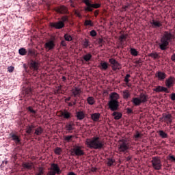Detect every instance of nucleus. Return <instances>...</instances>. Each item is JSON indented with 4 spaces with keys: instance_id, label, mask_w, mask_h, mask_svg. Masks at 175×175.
<instances>
[{
    "instance_id": "36",
    "label": "nucleus",
    "mask_w": 175,
    "mask_h": 175,
    "mask_svg": "<svg viewBox=\"0 0 175 175\" xmlns=\"http://www.w3.org/2000/svg\"><path fill=\"white\" fill-rule=\"evenodd\" d=\"M18 53L20 54V55H27V49H25V48H21L18 50Z\"/></svg>"
},
{
    "instance_id": "37",
    "label": "nucleus",
    "mask_w": 175,
    "mask_h": 175,
    "mask_svg": "<svg viewBox=\"0 0 175 175\" xmlns=\"http://www.w3.org/2000/svg\"><path fill=\"white\" fill-rule=\"evenodd\" d=\"M114 162H116V160L109 158L107 159V166H113V164L114 163Z\"/></svg>"
},
{
    "instance_id": "22",
    "label": "nucleus",
    "mask_w": 175,
    "mask_h": 175,
    "mask_svg": "<svg viewBox=\"0 0 175 175\" xmlns=\"http://www.w3.org/2000/svg\"><path fill=\"white\" fill-rule=\"evenodd\" d=\"M23 167H24V169H27L28 170H31L33 169V167H35L33 166V163H23Z\"/></svg>"
},
{
    "instance_id": "3",
    "label": "nucleus",
    "mask_w": 175,
    "mask_h": 175,
    "mask_svg": "<svg viewBox=\"0 0 175 175\" xmlns=\"http://www.w3.org/2000/svg\"><path fill=\"white\" fill-rule=\"evenodd\" d=\"M120 142H121L118 145V151L119 152H126L128 150H129L130 144L128 143L129 142V139H120Z\"/></svg>"
},
{
    "instance_id": "2",
    "label": "nucleus",
    "mask_w": 175,
    "mask_h": 175,
    "mask_svg": "<svg viewBox=\"0 0 175 175\" xmlns=\"http://www.w3.org/2000/svg\"><path fill=\"white\" fill-rule=\"evenodd\" d=\"M85 144L88 148H94V150H102L103 148V142L99 139V137H94L92 139H87Z\"/></svg>"
},
{
    "instance_id": "51",
    "label": "nucleus",
    "mask_w": 175,
    "mask_h": 175,
    "mask_svg": "<svg viewBox=\"0 0 175 175\" xmlns=\"http://www.w3.org/2000/svg\"><path fill=\"white\" fill-rule=\"evenodd\" d=\"M129 77H131V75L126 74L124 77V82L125 83H129Z\"/></svg>"
},
{
    "instance_id": "28",
    "label": "nucleus",
    "mask_w": 175,
    "mask_h": 175,
    "mask_svg": "<svg viewBox=\"0 0 175 175\" xmlns=\"http://www.w3.org/2000/svg\"><path fill=\"white\" fill-rule=\"evenodd\" d=\"M10 135L12 140L14 141L16 144H18V143H20L21 140L18 135H16V134H11Z\"/></svg>"
},
{
    "instance_id": "11",
    "label": "nucleus",
    "mask_w": 175,
    "mask_h": 175,
    "mask_svg": "<svg viewBox=\"0 0 175 175\" xmlns=\"http://www.w3.org/2000/svg\"><path fill=\"white\" fill-rule=\"evenodd\" d=\"M155 77H157L160 81H163L166 79V73L162 71H157L155 74Z\"/></svg>"
},
{
    "instance_id": "15",
    "label": "nucleus",
    "mask_w": 175,
    "mask_h": 175,
    "mask_svg": "<svg viewBox=\"0 0 175 175\" xmlns=\"http://www.w3.org/2000/svg\"><path fill=\"white\" fill-rule=\"evenodd\" d=\"M51 27H53V28H56V29H61L62 28H64V27H65V24L64 23V22H57V23H51Z\"/></svg>"
},
{
    "instance_id": "12",
    "label": "nucleus",
    "mask_w": 175,
    "mask_h": 175,
    "mask_svg": "<svg viewBox=\"0 0 175 175\" xmlns=\"http://www.w3.org/2000/svg\"><path fill=\"white\" fill-rule=\"evenodd\" d=\"M153 91H154V92H165V94H169V92H170L167 88L161 85H159L156 88L153 89Z\"/></svg>"
},
{
    "instance_id": "5",
    "label": "nucleus",
    "mask_w": 175,
    "mask_h": 175,
    "mask_svg": "<svg viewBox=\"0 0 175 175\" xmlns=\"http://www.w3.org/2000/svg\"><path fill=\"white\" fill-rule=\"evenodd\" d=\"M59 175L61 174V170L58 167V164L52 163L51 165V170L48 172L46 175Z\"/></svg>"
},
{
    "instance_id": "6",
    "label": "nucleus",
    "mask_w": 175,
    "mask_h": 175,
    "mask_svg": "<svg viewBox=\"0 0 175 175\" xmlns=\"http://www.w3.org/2000/svg\"><path fill=\"white\" fill-rule=\"evenodd\" d=\"M87 7H85V12H92L93 9H99L100 4L99 3H92L91 0L86 4ZM93 8V9H92Z\"/></svg>"
},
{
    "instance_id": "54",
    "label": "nucleus",
    "mask_w": 175,
    "mask_h": 175,
    "mask_svg": "<svg viewBox=\"0 0 175 175\" xmlns=\"http://www.w3.org/2000/svg\"><path fill=\"white\" fill-rule=\"evenodd\" d=\"M90 36L92 38L95 37L96 36V31L95 30H92L90 32Z\"/></svg>"
},
{
    "instance_id": "39",
    "label": "nucleus",
    "mask_w": 175,
    "mask_h": 175,
    "mask_svg": "<svg viewBox=\"0 0 175 175\" xmlns=\"http://www.w3.org/2000/svg\"><path fill=\"white\" fill-rule=\"evenodd\" d=\"M129 96H131V94H129V91H128V90L123 91L124 99H128Z\"/></svg>"
},
{
    "instance_id": "1",
    "label": "nucleus",
    "mask_w": 175,
    "mask_h": 175,
    "mask_svg": "<svg viewBox=\"0 0 175 175\" xmlns=\"http://www.w3.org/2000/svg\"><path fill=\"white\" fill-rule=\"evenodd\" d=\"M174 39V33L167 31H164L163 36L160 38V42H159V47L160 50H162L163 51L167 50L169 43H170V42H173Z\"/></svg>"
},
{
    "instance_id": "38",
    "label": "nucleus",
    "mask_w": 175,
    "mask_h": 175,
    "mask_svg": "<svg viewBox=\"0 0 175 175\" xmlns=\"http://www.w3.org/2000/svg\"><path fill=\"white\" fill-rule=\"evenodd\" d=\"M130 51H131V55H133V57H137L139 53H138L137 51H136V49L131 48Z\"/></svg>"
},
{
    "instance_id": "10",
    "label": "nucleus",
    "mask_w": 175,
    "mask_h": 175,
    "mask_svg": "<svg viewBox=\"0 0 175 175\" xmlns=\"http://www.w3.org/2000/svg\"><path fill=\"white\" fill-rule=\"evenodd\" d=\"M172 118V114L163 113V122H166V124H172V122H173Z\"/></svg>"
},
{
    "instance_id": "41",
    "label": "nucleus",
    "mask_w": 175,
    "mask_h": 175,
    "mask_svg": "<svg viewBox=\"0 0 175 175\" xmlns=\"http://www.w3.org/2000/svg\"><path fill=\"white\" fill-rule=\"evenodd\" d=\"M44 169L43 167H40L38 168V173H36V175H44Z\"/></svg>"
},
{
    "instance_id": "53",
    "label": "nucleus",
    "mask_w": 175,
    "mask_h": 175,
    "mask_svg": "<svg viewBox=\"0 0 175 175\" xmlns=\"http://www.w3.org/2000/svg\"><path fill=\"white\" fill-rule=\"evenodd\" d=\"M134 137L135 139H139V137H142V134H140V133H139V131H137L135 135H134Z\"/></svg>"
},
{
    "instance_id": "16",
    "label": "nucleus",
    "mask_w": 175,
    "mask_h": 175,
    "mask_svg": "<svg viewBox=\"0 0 175 175\" xmlns=\"http://www.w3.org/2000/svg\"><path fill=\"white\" fill-rule=\"evenodd\" d=\"M30 68L31 69H33V70H36V71L39 70V63L36 61L31 60Z\"/></svg>"
},
{
    "instance_id": "4",
    "label": "nucleus",
    "mask_w": 175,
    "mask_h": 175,
    "mask_svg": "<svg viewBox=\"0 0 175 175\" xmlns=\"http://www.w3.org/2000/svg\"><path fill=\"white\" fill-rule=\"evenodd\" d=\"M151 163L154 170H161L162 169V161H161L158 157H152Z\"/></svg>"
},
{
    "instance_id": "20",
    "label": "nucleus",
    "mask_w": 175,
    "mask_h": 175,
    "mask_svg": "<svg viewBox=\"0 0 175 175\" xmlns=\"http://www.w3.org/2000/svg\"><path fill=\"white\" fill-rule=\"evenodd\" d=\"M61 116H62V117H63L66 120H68V119L70 118V116H72V113H70L67 110H64V111L61 112Z\"/></svg>"
},
{
    "instance_id": "19",
    "label": "nucleus",
    "mask_w": 175,
    "mask_h": 175,
    "mask_svg": "<svg viewBox=\"0 0 175 175\" xmlns=\"http://www.w3.org/2000/svg\"><path fill=\"white\" fill-rule=\"evenodd\" d=\"M91 118L92 121L94 122H98L99 121V118H100V113H94L91 115Z\"/></svg>"
},
{
    "instance_id": "7",
    "label": "nucleus",
    "mask_w": 175,
    "mask_h": 175,
    "mask_svg": "<svg viewBox=\"0 0 175 175\" xmlns=\"http://www.w3.org/2000/svg\"><path fill=\"white\" fill-rule=\"evenodd\" d=\"M72 155H76L77 157H82L85 155L84 150H81V146H75L72 151Z\"/></svg>"
},
{
    "instance_id": "13",
    "label": "nucleus",
    "mask_w": 175,
    "mask_h": 175,
    "mask_svg": "<svg viewBox=\"0 0 175 175\" xmlns=\"http://www.w3.org/2000/svg\"><path fill=\"white\" fill-rule=\"evenodd\" d=\"M72 96L74 98H77V96H80L81 95V89L75 87L74 89H72Z\"/></svg>"
},
{
    "instance_id": "23",
    "label": "nucleus",
    "mask_w": 175,
    "mask_h": 175,
    "mask_svg": "<svg viewBox=\"0 0 175 175\" xmlns=\"http://www.w3.org/2000/svg\"><path fill=\"white\" fill-rule=\"evenodd\" d=\"M66 129L68 132H70V131L75 130V123L70 122V123L67 124L66 125Z\"/></svg>"
},
{
    "instance_id": "33",
    "label": "nucleus",
    "mask_w": 175,
    "mask_h": 175,
    "mask_svg": "<svg viewBox=\"0 0 175 175\" xmlns=\"http://www.w3.org/2000/svg\"><path fill=\"white\" fill-rule=\"evenodd\" d=\"M159 135L160 137H162V139L167 138V134L162 130L159 131Z\"/></svg>"
},
{
    "instance_id": "17",
    "label": "nucleus",
    "mask_w": 175,
    "mask_h": 175,
    "mask_svg": "<svg viewBox=\"0 0 175 175\" xmlns=\"http://www.w3.org/2000/svg\"><path fill=\"white\" fill-rule=\"evenodd\" d=\"M150 24L152 28H161L162 27V23L159 21L152 20Z\"/></svg>"
},
{
    "instance_id": "21",
    "label": "nucleus",
    "mask_w": 175,
    "mask_h": 175,
    "mask_svg": "<svg viewBox=\"0 0 175 175\" xmlns=\"http://www.w3.org/2000/svg\"><path fill=\"white\" fill-rule=\"evenodd\" d=\"M139 100H141V103H146V102L148 100V96L144 94V93H141L139 95Z\"/></svg>"
},
{
    "instance_id": "61",
    "label": "nucleus",
    "mask_w": 175,
    "mask_h": 175,
    "mask_svg": "<svg viewBox=\"0 0 175 175\" xmlns=\"http://www.w3.org/2000/svg\"><path fill=\"white\" fill-rule=\"evenodd\" d=\"M126 110H127L128 114H131V113H132V109H131V108H127Z\"/></svg>"
},
{
    "instance_id": "8",
    "label": "nucleus",
    "mask_w": 175,
    "mask_h": 175,
    "mask_svg": "<svg viewBox=\"0 0 175 175\" xmlns=\"http://www.w3.org/2000/svg\"><path fill=\"white\" fill-rule=\"evenodd\" d=\"M108 106L111 111H116V110H118V107L120 105L118 100H109Z\"/></svg>"
},
{
    "instance_id": "47",
    "label": "nucleus",
    "mask_w": 175,
    "mask_h": 175,
    "mask_svg": "<svg viewBox=\"0 0 175 175\" xmlns=\"http://www.w3.org/2000/svg\"><path fill=\"white\" fill-rule=\"evenodd\" d=\"M25 92L26 95H27L28 96H31L32 94V90H31V88H27V89H25Z\"/></svg>"
},
{
    "instance_id": "35",
    "label": "nucleus",
    "mask_w": 175,
    "mask_h": 175,
    "mask_svg": "<svg viewBox=\"0 0 175 175\" xmlns=\"http://www.w3.org/2000/svg\"><path fill=\"white\" fill-rule=\"evenodd\" d=\"M27 55H31V57H35L36 55V53H35V51L31 49H29L27 51Z\"/></svg>"
},
{
    "instance_id": "57",
    "label": "nucleus",
    "mask_w": 175,
    "mask_h": 175,
    "mask_svg": "<svg viewBox=\"0 0 175 175\" xmlns=\"http://www.w3.org/2000/svg\"><path fill=\"white\" fill-rule=\"evenodd\" d=\"M97 42H98V44H102L105 43V41L102 38H98L97 40Z\"/></svg>"
},
{
    "instance_id": "52",
    "label": "nucleus",
    "mask_w": 175,
    "mask_h": 175,
    "mask_svg": "<svg viewBox=\"0 0 175 175\" xmlns=\"http://www.w3.org/2000/svg\"><path fill=\"white\" fill-rule=\"evenodd\" d=\"M8 71L10 72V73H13V72H14V67L11 66H9L8 68Z\"/></svg>"
},
{
    "instance_id": "45",
    "label": "nucleus",
    "mask_w": 175,
    "mask_h": 175,
    "mask_svg": "<svg viewBox=\"0 0 175 175\" xmlns=\"http://www.w3.org/2000/svg\"><path fill=\"white\" fill-rule=\"evenodd\" d=\"M149 57H151V58H154V59H157L159 55H158L157 53H152L149 54Z\"/></svg>"
},
{
    "instance_id": "64",
    "label": "nucleus",
    "mask_w": 175,
    "mask_h": 175,
    "mask_svg": "<svg viewBox=\"0 0 175 175\" xmlns=\"http://www.w3.org/2000/svg\"><path fill=\"white\" fill-rule=\"evenodd\" d=\"M68 175H76V174H75V172H68Z\"/></svg>"
},
{
    "instance_id": "43",
    "label": "nucleus",
    "mask_w": 175,
    "mask_h": 175,
    "mask_svg": "<svg viewBox=\"0 0 175 175\" xmlns=\"http://www.w3.org/2000/svg\"><path fill=\"white\" fill-rule=\"evenodd\" d=\"M64 39L67 42H72V36H70L69 34H65L64 35Z\"/></svg>"
},
{
    "instance_id": "59",
    "label": "nucleus",
    "mask_w": 175,
    "mask_h": 175,
    "mask_svg": "<svg viewBox=\"0 0 175 175\" xmlns=\"http://www.w3.org/2000/svg\"><path fill=\"white\" fill-rule=\"evenodd\" d=\"M61 46H63L64 47L66 46V41L62 40L60 43Z\"/></svg>"
},
{
    "instance_id": "25",
    "label": "nucleus",
    "mask_w": 175,
    "mask_h": 175,
    "mask_svg": "<svg viewBox=\"0 0 175 175\" xmlns=\"http://www.w3.org/2000/svg\"><path fill=\"white\" fill-rule=\"evenodd\" d=\"M76 117H77V120H84L85 115L84 114V112H83V111H78L76 113Z\"/></svg>"
},
{
    "instance_id": "62",
    "label": "nucleus",
    "mask_w": 175,
    "mask_h": 175,
    "mask_svg": "<svg viewBox=\"0 0 175 175\" xmlns=\"http://www.w3.org/2000/svg\"><path fill=\"white\" fill-rule=\"evenodd\" d=\"M169 159L175 161V157L173 155L170 156V159Z\"/></svg>"
},
{
    "instance_id": "58",
    "label": "nucleus",
    "mask_w": 175,
    "mask_h": 175,
    "mask_svg": "<svg viewBox=\"0 0 175 175\" xmlns=\"http://www.w3.org/2000/svg\"><path fill=\"white\" fill-rule=\"evenodd\" d=\"M170 99L171 100H175V93L171 94Z\"/></svg>"
},
{
    "instance_id": "46",
    "label": "nucleus",
    "mask_w": 175,
    "mask_h": 175,
    "mask_svg": "<svg viewBox=\"0 0 175 175\" xmlns=\"http://www.w3.org/2000/svg\"><path fill=\"white\" fill-rule=\"evenodd\" d=\"M85 25L90 26V27H94V23H92V21L91 20H86L85 21Z\"/></svg>"
},
{
    "instance_id": "14",
    "label": "nucleus",
    "mask_w": 175,
    "mask_h": 175,
    "mask_svg": "<svg viewBox=\"0 0 175 175\" xmlns=\"http://www.w3.org/2000/svg\"><path fill=\"white\" fill-rule=\"evenodd\" d=\"M173 84H174V77H170L166 81H165V85L167 88H170L171 87H173Z\"/></svg>"
},
{
    "instance_id": "26",
    "label": "nucleus",
    "mask_w": 175,
    "mask_h": 175,
    "mask_svg": "<svg viewBox=\"0 0 175 175\" xmlns=\"http://www.w3.org/2000/svg\"><path fill=\"white\" fill-rule=\"evenodd\" d=\"M120 99V95L116 92H113L110 94V100H118Z\"/></svg>"
},
{
    "instance_id": "9",
    "label": "nucleus",
    "mask_w": 175,
    "mask_h": 175,
    "mask_svg": "<svg viewBox=\"0 0 175 175\" xmlns=\"http://www.w3.org/2000/svg\"><path fill=\"white\" fill-rule=\"evenodd\" d=\"M109 62L112 65V70L116 71L117 70H120L121 69V64L118 63L115 59L111 58L109 59Z\"/></svg>"
},
{
    "instance_id": "42",
    "label": "nucleus",
    "mask_w": 175,
    "mask_h": 175,
    "mask_svg": "<svg viewBox=\"0 0 175 175\" xmlns=\"http://www.w3.org/2000/svg\"><path fill=\"white\" fill-rule=\"evenodd\" d=\"M8 161L7 160H4L2 161V163L0 165V167L1 170H3V169L6 167V165H8Z\"/></svg>"
},
{
    "instance_id": "55",
    "label": "nucleus",
    "mask_w": 175,
    "mask_h": 175,
    "mask_svg": "<svg viewBox=\"0 0 175 175\" xmlns=\"http://www.w3.org/2000/svg\"><path fill=\"white\" fill-rule=\"evenodd\" d=\"M73 137L72 135H68L64 138L66 142H70V139Z\"/></svg>"
},
{
    "instance_id": "56",
    "label": "nucleus",
    "mask_w": 175,
    "mask_h": 175,
    "mask_svg": "<svg viewBox=\"0 0 175 175\" xmlns=\"http://www.w3.org/2000/svg\"><path fill=\"white\" fill-rule=\"evenodd\" d=\"M66 21H68V16H64L62 17V23H63V24L64 23H66Z\"/></svg>"
},
{
    "instance_id": "60",
    "label": "nucleus",
    "mask_w": 175,
    "mask_h": 175,
    "mask_svg": "<svg viewBox=\"0 0 175 175\" xmlns=\"http://www.w3.org/2000/svg\"><path fill=\"white\" fill-rule=\"evenodd\" d=\"M171 59H172V61H173L174 62H175V53H174V54L171 56Z\"/></svg>"
},
{
    "instance_id": "50",
    "label": "nucleus",
    "mask_w": 175,
    "mask_h": 175,
    "mask_svg": "<svg viewBox=\"0 0 175 175\" xmlns=\"http://www.w3.org/2000/svg\"><path fill=\"white\" fill-rule=\"evenodd\" d=\"M27 110L28 111H30V113H32L33 114H36V111L33 110V109H32V107H28Z\"/></svg>"
},
{
    "instance_id": "40",
    "label": "nucleus",
    "mask_w": 175,
    "mask_h": 175,
    "mask_svg": "<svg viewBox=\"0 0 175 175\" xmlns=\"http://www.w3.org/2000/svg\"><path fill=\"white\" fill-rule=\"evenodd\" d=\"M126 38H128V34H122L120 37H119V40L122 42H124V40H126Z\"/></svg>"
},
{
    "instance_id": "49",
    "label": "nucleus",
    "mask_w": 175,
    "mask_h": 175,
    "mask_svg": "<svg viewBox=\"0 0 175 175\" xmlns=\"http://www.w3.org/2000/svg\"><path fill=\"white\" fill-rule=\"evenodd\" d=\"M90 46V42L88 39H85V41L83 42V46L85 49H87Z\"/></svg>"
},
{
    "instance_id": "27",
    "label": "nucleus",
    "mask_w": 175,
    "mask_h": 175,
    "mask_svg": "<svg viewBox=\"0 0 175 175\" xmlns=\"http://www.w3.org/2000/svg\"><path fill=\"white\" fill-rule=\"evenodd\" d=\"M57 12L64 14L65 13H68V9H66V7L62 5L57 9Z\"/></svg>"
},
{
    "instance_id": "29",
    "label": "nucleus",
    "mask_w": 175,
    "mask_h": 175,
    "mask_svg": "<svg viewBox=\"0 0 175 175\" xmlns=\"http://www.w3.org/2000/svg\"><path fill=\"white\" fill-rule=\"evenodd\" d=\"M42 133H43V129H42L41 126H39L37 129H36L34 135H36L37 136H40Z\"/></svg>"
},
{
    "instance_id": "34",
    "label": "nucleus",
    "mask_w": 175,
    "mask_h": 175,
    "mask_svg": "<svg viewBox=\"0 0 175 175\" xmlns=\"http://www.w3.org/2000/svg\"><path fill=\"white\" fill-rule=\"evenodd\" d=\"M100 66V69H102V70H106L107 68H109V64H107V62H101Z\"/></svg>"
},
{
    "instance_id": "24",
    "label": "nucleus",
    "mask_w": 175,
    "mask_h": 175,
    "mask_svg": "<svg viewBox=\"0 0 175 175\" xmlns=\"http://www.w3.org/2000/svg\"><path fill=\"white\" fill-rule=\"evenodd\" d=\"M131 102L133 103L134 106H140V105H142V101L140 100V98L135 97L133 98L131 100Z\"/></svg>"
},
{
    "instance_id": "30",
    "label": "nucleus",
    "mask_w": 175,
    "mask_h": 175,
    "mask_svg": "<svg viewBox=\"0 0 175 175\" xmlns=\"http://www.w3.org/2000/svg\"><path fill=\"white\" fill-rule=\"evenodd\" d=\"M112 116L114 117L115 120H120V118L122 117V113L120 112H113Z\"/></svg>"
},
{
    "instance_id": "32",
    "label": "nucleus",
    "mask_w": 175,
    "mask_h": 175,
    "mask_svg": "<svg viewBox=\"0 0 175 175\" xmlns=\"http://www.w3.org/2000/svg\"><path fill=\"white\" fill-rule=\"evenodd\" d=\"M92 58V55H91V53H88V54L83 55V59L86 62H88L89 61H91Z\"/></svg>"
},
{
    "instance_id": "31",
    "label": "nucleus",
    "mask_w": 175,
    "mask_h": 175,
    "mask_svg": "<svg viewBox=\"0 0 175 175\" xmlns=\"http://www.w3.org/2000/svg\"><path fill=\"white\" fill-rule=\"evenodd\" d=\"M87 102L88 105H90L91 106H92V105H94L95 103V98L92 96H90L87 98Z\"/></svg>"
},
{
    "instance_id": "48",
    "label": "nucleus",
    "mask_w": 175,
    "mask_h": 175,
    "mask_svg": "<svg viewBox=\"0 0 175 175\" xmlns=\"http://www.w3.org/2000/svg\"><path fill=\"white\" fill-rule=\"evenodd\" d=\"M32 129H31V126H27L26 127V133H27L28 135H31V133H32Z\"/></svg>"
},
{
    "instance_id": "63",
    "label": "nucleus",
    "mask_w": 175,
    "mask_h": 175,
    "mask_svg": "<svg viewBox=\"0 0 175 175\" xmlns=\"http://www.w3.org/2000/svg\"><path fill=\"white\" fill-rule=\"evenodd\" d=\"M82 2H83V3H85V5H87V3H88L90 2V0H82Z\"/></svg>"
},
{
    "instance_id": "18",
    "label": "nucleus",
    "mask_w": 175,
    "mask_h": 175,
    "mask_svg": "<svg viewBox=\"0 0 175 175\" xmlns=\"http://www.w3.org/2000/svg\"><path fill=\"white\" fill-rule=\"evenodd\" d=\"M54 47H55V44H54L53 40L45 43V49H48V50H53Z\"/></svg>"
},
{
    "instance_id": "44",
    "label": "nucleus",
    "mask_w": 175,
    "mask_h": 175,
    "mask_svg": "<svg viewBox=\"0 0 175 175\" xmlns=\"http://www.w3.org/2000/svg\"><path fill=\"white\" fill-rule=\"evenodd\" d=\"M61 152H62V149H61V148L57 147L55 149V154H56V155H61Z\"/></svg>"
}]
</instances>
